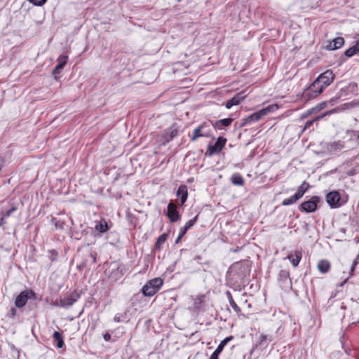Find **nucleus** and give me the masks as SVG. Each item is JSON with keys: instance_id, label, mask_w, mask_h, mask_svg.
Instances as JSON below:
<instances>
[{"instance_id": "nucleus-27", "label": "nucleus", "mask_w": 359, "mask_h": 359, "mask_svg": "<svg viewBox=\"0 0 359 359\" xmlns=\"http://www.w3.org/2000/svg\"><path fill=\"white\" fill-rule=\"evenodd\" d=\"M232 184L237 186H243L244 184V180L239 174H234L231 177Z\"/></svg>"}, {"instance_id": "nucleus-7", "label": "nucleus", "mask_w": 359, "mask_h": 359, "mask_svg": "<svg viewBox=\"0 0 359 359\" xmlns=\"http://www.w3.org/2000/svg\"><path fill=\"white\" fill-rule=\"evenodd\" d=\"M320 202L318 196H313L310 200L302 203L299 210L306 212H313L317 209V204Z\"/></svg>"}, {"instance_id": "nucleus-45", "label": "nucleus", "mask_w": 359, "mask_h": 359, "mask_svg": "<svg viewBox=\"0 0 359 359\" xmlns=\"http://www.w3.org/2000/svg\"><path fill=\"white\" fill-rule=\"evenodd\" d=\"M103 338L105 341H108L111 339V334L108 332L103 334Z\"/></svg>"}, {"instance_id": "nucleus-35", "label": "nucleus", "mask_w": 359, "mask_h": 359, "mask_svg": "<svg viewBox=\"0 0 359 359\" xmlns=\"http://www.w3.org/2000/svg\"><path fill=\"white\" fill-rule=\"evenodd\" d=\"M29 2H31L32 4H33L35 6H43L47 0H29Z\"/></svg>"}, {"instance_id": "nucleus-1", "label": "nucleus", "mask_w": 359, "mask_h": 359, "mask_svg": "<svg viewBox=\"0 0 359 359\" xmlns=\"http://www.w3.org/2000/svg\"><path fill=\"white\" fill-rule=\"evenodd\" d=\"M278 108L277 104L269 105L257 112H255L243 119V124L251 123L252 122H257L262 119L264 116L274 111Z\"/></svg>"}, {"instance_id": "nucleus-50", "label": "nucleus", "mask_w": 359, "mask_h": 359, "mask_svg": "<svg viewBox=\"0 0 359 359\" xmlns=\"http://www.w3.org/2000/svg\"><path fill=\"white\" fill-rule=\"evenodd\" d=\"M337 98H332L330 100V102H332L333 101H335Z\"/></svg>"}, {"instance_id": "nucleus-51", "label": "nucleus", "mask_w": 359, "mask_h": 359, "mask_svg": "<svg viewBox=\"0 0 359 359\" xmlns=\"http://www.w3.org/2000/svg\"><path fill=\"white\" fill-rule=\"evenodd\" d=\"M354 175V171H351L349 172V175Z\"/></svg>"}, {"instance_id": "nucleus-23", "label": "nucleus", "mask_w": 359, "mask_h": 359, "mask_svg": "<svg viewBox=\"0 0 359 359\" xmlns=\"http://www.w3.org/2000/svg\"><path fill=\"white\" fill-rule=\"evenodd\" d=\"M358 53H359V39L356 41V43L354 46L350 47L344 52V55L346 57H350Z\"/></svg>"}, {"instance_id": "nucleus-14", "label": "nucleus", "mask_w": 359, "mask_h": 359, "mask_svg": "<svg viewBox=\"0 0 359 359\" xmlns=\"http://www.w3.org/2000/svg\"><path fill=\"white\" fill-rule=\"evenodd\" d=\"M125 267L123 265H118L115 269H113L109 275V278L113 280L120 279L124 273Z\"/></svg>"}, {"instance_id": "nucleus-37", "label": "nucleus", "mask_w": 359, "mask_h": 359, "mask_svg": "<svg viewBox=\"0 0 359 359\" xmlns=\"http://www.w3.org/2000/svg\"><path fill=\"white\" fill-rule=\"evenodd\" d=\"M17 210V208L15 207H13L11 208V209L6 210L4 213V217H8L9 216H11V215L15 212V210Z\"/></svg>"}, {"instance_id": "nucleus-29", "label": "nucleus", "mask_w": 359, "mask_h": 359, "mask_svg": "<svg viewBox=\"0 0 359 359\" xmlns=\"http://www.w3.org/2000/svg\"><path fill=\"white\" fill-rule=\"evenodd\" d=\"M168 238V233H163L161 234L156 240L155 243V249L156 250H160L161 248V245L166 241Z\"/></svg>"}, {"instance_id": "nucleus-49", "label": "nucleus", "mask_w": 359, "mask_h": 359, "mask_svg": "<svg viewBox=\"0 0 359 359\" xmlns=\"http://www.w3.org/2000/svg\"><path fill=\"white\" fill-rule=\"evenodd\" d=\"M2 167H3V160L0 158V170H1Z\"/></svg>"}, {"instance_id": "nucleus-15", "label": "nucleus", "mask_w": 359, "mask_h": 359, "mask_svg": "<svg viewBox=\"0 0 359 359\" xmlns=\"http://www.w3.org/2000/svg\"><path fill=\"white\" fill-rule=\"evenodd\" d=\"M344 43V39L343 37L339 36L329 42L327 45L326 48L327 50H336L341 48Z\"/></svg>"}, {"instance_id": "nucleus-48", "label": "nucleus", "mask_w": 359, "mask_h": 359, "mask_svg": "<svg viewBox=\"0 0 359 359\" xmlns=\"http://www.w3.org/2000/svg\"><path fill=\"white\" fill-rule=\"evenodd\" d=\"M326 105L325 102H323L320 104V109H323Z\"/></svg>"}, {"instance_id": "nucleus-28", "label": "nucleus", "mask_w": 359, "mask_h": 359, "mask_svg": "<svg viewBox=\"0 0 359 359\" xmlns=\"http://www.w3.org/2000/svg\"><path fill=\"white\" fill-rule=\"evenodd\" d=\"M233 339V336H229L224 339L220 344L217 346V348L215 349V351L217 353H221L223 351L224 346L227 344L228 342L231 341Z\"/></svg>"}, {"instance_id": "nucleus-13", "label": "nucleus", "mask_w": 359, "mask_h": 359, "mask_svg": "<svg viewBox=\"0 0 359 359\" xmlns=\"http://www.w3.org/2000/svg\"><path fill=\"white\" fill-rule=\"evenodd\" d=\"M278 281L282 287L291 285L289 271L286 270H281L278 273Z\"/></svg>"}, {"instance_id": "nucleus-25", "label": "nucleus", "mask_w": 359, "mask_h": 359, "mask_svg": "<svg viewBox=\"0 0 359 359\" xmlns=\"http://www.w3.org/2000/svg\"><path fill=\"white\" fill-rule=\"evenodd\" d=\"M226 297L229 302V304H230L231 306L232 307V309L234 310V311L237 313H241V310L240 307L234 302L233 297L231 295V293L229 291H226Z\"/></svg>"}, {"instance_id": "nucleus-43", "label": "nucleus", "mask_w": 359, "mask_h": 359, "mask_svg": "<svg viewBox=\"0 0 359 359\" xmlns=\"http://www.w3.org/2000/svg\"><path fill=\"white\" fill-rule=\"evenodd\" d=\"M220 353H217L215 351L212 353L209 359H219V355Z\"/></svg>"}, {"instance_id": "nucleus-2", "label": "nucleus", "mask_w": 359, "mask_h": 359, "mask_svg": "<svg viewBox=\"0 0 359 359\" xmlns=\"http://www.w3.org/2000/svg\"><path fill=\"white\" fill-rule=\"evenodd\" d=\"M163 280L161 278H155L149 280L142 287V291L144 296H154L163 285Z\"/></svg>"}, {"instance_id": "nucleus-52", "label": "nucleus", "mask_w": 359, "mask_h": 359, "mask_svg": "<svg viewBox=\"0 0 359 359\" xmlns=\"http://www.w3.org/2000/svg\"><path fill=\"white\" fill-rule=\"evenodd\" d=\"M3 220H4V218H1V222L0 223V226L3 224Z\"/></svg>"}, {"instance_id": "nucleus-41", "label": "nucleus", "mask_w": 359, "mask_h": 359, "mask_svg": "<svg viewBox=\"0 0 359 359\" xmlns=\"http://www.w3.org/2000/svg\"><path fill=\"white\" fill-rule=\"evenodd\" d=\"M96 256H97V254L95 252H91L90 254V257L91 259V262L92 264H95L96 262Z\"/></svg>"}, {"instance_id": "nucleus-32", "label": "nucleus", "mask_w": 359, "mask_h": 359, "mask_svg": "<svg viewBox=\"0 0 359 359\" xmlns=\"http://www.w3.org/2000/svg\"><path fill=\"white\" fill-rule=\"evenodd\" d=\"M197 219H198V216H196L193 219H191L189 221H188L183 227L184 229H186L187 231H188L189 229H190L195 224V223L197 221Z\"/></svg>"}, {"instance_id": "nucleus-26", "label": "nucleus", "mask_w": 359, "mask_h": 359, "mask_svg": "<svg viewBox=\"0 0 359 359\" xmlns=\"http://www.w3.org/2000/svg\"><path fill=\"white\" fill-rule=\"evenodd\" d=\"M310 185L308 182H306V181L303 182V183L298 187L296 194L297 196H299V198H301L306 193V191H307Z\"/></svg>"}, {"instance_id": "nucleus-6", "label": "nucleus", "mask_w": 359, "mask_h": 359, "mask_svg": "<svg viewBox=\"0 0 359 359\" xmlns=\"http://www.w3.org/2000/svg\"><path fill=\"white\" fill-rule=\"evenodd\" d=\"M326 201L332 208H339L346 203V201L341 199L337 191L328 193L326 196Z\"/></svg>"}, {"instance_id": "nucleus-18", "label": "nucleus", "mask_w": 359, "mask_h": 359, "mask_svg": "<svg viewBox=\"0 0 359 359\" xmlns=\"http://www.w3.org/2000/svg\"><path fill=\"white\" fill-rule=\"evenodd\" d=\"M330 263L327 259H320L317 264V268L321 273H327L330 269Z\"/></svg>"}, {"instance_id": "nucleus-42", "label": "nucleus", "mask_w": 359, "mask_h": 359, "mask_svg": "<svg viewBox=\"0 0 359 359\" xmlns=\"http://www.w3.org/2000/svg\"><path fill=\"white\" fill-rule=\"evenodd\" d=\"M87 262H88L87 260L83 261L81 264L78 265L77 268L79 270H81L82 269H83V268L87 266Z\"/></svg>"}, {"instance_id": "nucleus-20", "label": "nucleus", "mask_w": 359, "mask_h": 359, "mask_svg": "<svg viewBox=\"0 0 359 359\" xmlns=\"http://www.w3.org/2000/svg\"><path fill=\"white\" fill-rule=\"evenodd\" d=\"M178 134L177 128L172 127L164 131V138L166 142L171 141Z\"/></svg>"}, {"instance_id": "nucleus-8", "label": "nucleus", "mask_w": 359, "mask_h": 359, "mask_svg": "<svg viewBox=\"0 0 359 359\" xmlns=\"http://www.w3.org/2000/svg\"><path fill=\"white\" fill-rule=\"evenodd\" d=\"M80 298V294L76 291L71 293L69 296L60 299L57 304L63 308H68L72 306Z\"/></svg>"}, {"instance_id": "nucleus-31", "label": "nucleus", "mask_w": 359, "mask_h": 359, "mask_svg": "<svg viewBox=\"0 0 359 359\" xmlns=\"http://www.w3.org/2000/svg\"><path fill=\"white\" fill-rule=\"evenodd\" d=\"M10 349L12 359H20V351L13 344H10Z\"/></svg>"}, {"instance_id": "nucleus-24", "label": "nucleus", "mask_w": 359, "mask_h": 359, "mask_svg": "<svg viewBox=\"0 0 359 359\" xmlns=\"http://www.w3.org/2000/svg\"><path fill=\"white\" fill-rule=\"evenodd\" d=\"M95 231L100 233H104L109 229L107 222L104 219L99 221L95 226Z\"/></svg>"}, {"instance_id": "nucleus-21", "label": "nucleus", "mask_w": 359, "mask_h": 359, "mask_svg": "<svg viewBox=\"0 0 359 359\" xmlns=\"http://www.w3.org/2000/svg\"><path fill=\"white\" fill-rule=\"evenodd\" d=\"M232 121H233V119L231 118L221 119V120L217 121L215 123L214 127L215 129L222 130L223 128V127H226V126H230L231 123H232Z\"/></svg>"}, {"instance_id": "nucleus-34", "label": "nucleus", "mask_w": 359, "mask_h": 359, "mask_svg": "<svg viewBox=\"0 0 359 359\" xmlns=\"http://www.w3.org/2000/svg\"><path fill=\"white\" fill-rule=\"evenodd\" d=\"M268 339L271 341L272 340L271 337H269L268 335L261 334L259 344L260 345L264 344L265 341H266Z\"/></svg>"}, {"instance_id": "nucleus-36", "label": "nucleus", "mask_w": 359, "mask_h": 359, "mask_svg": "<svg viewBox=\"0 0 359 359\" xmlns=\"http://www.w3.org/2000/svg\"><path fill=\"white\" fill-rule=\"evenodd\" d=\"M17 309L14 307L11 308L7 314V316L10 318H13L16 316Z\"/></svg>"}, {"instance_id": "nucleus-19", "label": "nucleus", "mask_w": 359, "mask_h": 359, "mask_svg": "<svg viewBox=\"0 0 359 359\" xmlns=\"http://www.w3.org/2000/svg\"><path fill=\"white\" fill-rule=\"evenodd\" d=\"M287 258L290 261L292 266L296 267L298 266L302 259V252L300 251H295L294 253H290L288 255Z\"/></svg>"}, {"instance_id": "nucleus-4", "label": "nucleus", "mask_w": 359, "mask_h": 359, "mask_svg": "<svg viewBox=\"0 0 359 359\" xmlns=\"http://www.w3.org/2000/svg\"><path fill=\"white\" fill-rule=\"evenodd\" d=\"M36 298V293L32 290H25L22 291L16 297L15 305L17 308H22L26 305L29 299Z\"/></svg>"}, {"instance_id": "nucleus-39", "label": "nucleus", "mask_w": 359, "mask_h": 359, "mask_svg": "<svg viewBox=\"0 0 359 359\" xmlns=\"http://www.w3.org/2000/svg\"><path fill=\"white\" fill-rule=\"evenodd\" d=\"M50 259L52 261L56 260V258L57 257V252L55 250H51V251H50Z\"/></svg>"}, {"instance_id": "nucleus-30", "label": "nucleus", "mask_w": 359, "mask_h": 359, "mask_svg": "<svg viewBox=\"0 0 359 359\" xmlns=\"http://www.w3.org/2000/svg\"><path fill=\"white\" fill-rule=\"evenodd\" d=\"M299 199H300L299 196H297L295 194L294 196H292L288 198L284 199L282 202V205L284 206L290 205H292V204L296 203Z\"/></svg>"}, {"instance_id": "nucleus-44", "label": "nucleus", "mask_w": 359, "mask_h": 359, "mask_svg": "<svg viewBox=\"0 0 359 359\" xmlns=\"http://www.w3.org/2000/svg\"><path fill=\"white\" fill-rule=\"evenodd\" d=\"M187 232V231L186 230V229H184V227H182L180 230L179 236L183 237L186 234Z\"/></svg>"}, {"instance_id": "nucleus-9", "label": "nucleus", "mask_w": 359, "mask_h": 359, "mask_svg": "<svg viewBox=\"0 0 359 359\" xmlns=\"http://www.w3.org/2000/svg\"><path fill=\"white\" fill-rule=\"evenodd\" d=\"M68 57L67 55H60L57 58V65L55 66L54 69L52 72L53 76L55 79H58L60 76V72L62 69L64 68L65 65L67 64Z\"/></svg>"}, {"instance_id": "nucleus-46", "label": "nucleus", "mask_w": 359, "mask_h": 359, "mask_svg": "<svg viewBox=\"0 0 359 359\" xmlns=\"http://www.w3.org/2000/svg\"><path fill=\"white\" fill-rule=\"evenodd\" d=\"M182 238H183L182 236H180L178 235V237L177 238V239L175 241V243H179L181 241Z\"/></svg>"}, {"instance_id": "nucleus-38", "label": "nucleus", "mask_w": 359, "mask_h": 359, "mask_svg": "<svg viewBox=\"0 0 359 359\" xmlns=\"http://www.w3.org/2000/svg\"><path fill=\"white\" fill-rule=\"evenodd\" d=\"M126 315V313L123 315V314H116L114 317V320L116 323H119L121 321H122L123 320V316Z\"/></svg>"}, {"instance_id": "nucleus-10", "label": "nucleus", "mask_w": 359, "mask_h": 359, "mask_svg": "<svg viewBox=\"0 0 359 359\" xmlns=\"http://www.w3.org/2000/svg\"><path fill=\"white\" fill-rule=\"evenodd\" d=\"M318 82H320L324 88L327 87L334 79V75L331 70H327L319 76H318Z\"/></svg>"}, {"instance_id": "nucleus-11", "label": "nucleus", "mask_w": 359, "mask_h": 359, "mask_svg": "<svg viewBox=\"0 0 359 359\" xmlns=\"http://www.w3.org/2000/svg\"><path fill=\"white\" fill-rule=\"evenodd\" d=\"M226 142V139L219 137L216 140L214 145H209L208 152L209 155H212L214 154H217L221 151V150L224 148L225 144Z\"/></svg>"}, {"instance_id": "nucleus-40", "label": "nucleus", "mask_w": 359, "mask_h": 359, "mask_svg": "<svg viewBox=\"0 0 359 359\" xmlns=\"http://www.w3.org/2000/svg\"><path fill=\"white\" fill-rule=\"evenodd\" d=\"M319 118H320V117H317V118H316V119H314V120H312V121H306V123H305L304 129H306V128H307L311 127V126L313 125V122H314L316 120H318Z\"/></svg>"}, {"instance_id": "nucleus-12", "label": "nucleus", "mask_w": 359, "mask_h": 359, "mask_svg": "<svg viewBox=\"0 0 359 359\" xmlns=\"http://www.w3.org/2000/svg\"><path fill=\"white\" fill-rule=\"evenodd\" d=\"M166 216L169 218L171 222H177L180 219V215L177 210V206L172 202L169 203L168 205Z\"/></svg>"}, {"instance_id": "nucleus-5", "label": "nucleus", "mask_w": 359, "mask_h": 359, "mask_svg": "<svg viewBox=\"0 0 359 359\" xmlns=\"http://www.w3.org/2000/svg\"><path fill=\"white\" fill-rule=\"evenodd\" d=\"M325 88L320 82H318V79H316L305 90L304 97L309 100L314 98L320 95Z\"/></svg>"}, {"instance_id": "nucleus-16", "label": "nucleus", "mask_w": 359, "mask_h": 359, "mask_svg": "<svg viewBox=\"0 0 359 359\" xmlns=\"http://www.w3.org/2000/svg\"><path fill=\"white\" fill-rule=\"evenodd\" d=\"M245 98V96L242 95V93H238L231 100H228L226 102V107L227 109L231 108L234 105H238L241 103V102Z\"/></svg>"}, {"instance_id": "nucleus-17", "label": "nucleus", "mask_w": 359, "mask_h": 359, "mask_svg": "<svg viewBox=\"0 0 359 359\" xmlns=\"http://www.w3.org/2000/svg\"><path fill=\"white\" fill-rule=\"evenodd\" d=\"M177 195L180 198L181 205H184L188 196L187 187L185 185H180L177 189Z\"/></svg>"}, {"instance_id": "nucleus-3", "label": "nucleus", "mask_w": 359, "mask_h": 359, "mask_svg": "<svg viewBox=\"0 0 359 359\" xmlns=\"http://www.w3.org/2000/svg\"><path fill=\"white\" fill-rule=\"evenodd\" d=\"M211 136V129L210 128L209 125L203 122L201 125H199L197 128H196L192 134H189V137H190L191 141L195 142L199 137H209Z\"/></svg>"}, {"instance_id": "nucleus-22", "label": "nucleus", "mask_w": 359, "mask_h": 359, "mask_svg": "<svg viewBox=\"0 0 359 359\" xmlns=\"http://www.w3.org/2000/svg\"><path fill=\"white\" fill-rule=\"evenodd\" d=\"M53 341L55 343L56 346L57 348H61L64 346L65 343H64V340H63V337L61 333L55 331L53 333Z\"/></svg>"}, {"instance_id": "nucleus-33", "label": "nucleus", "mask_w": 359, "mask_h": 359, "mask_svg": "<svg viewBox=\"0 0 359 359\" xmlns=\"http://www.w3.org/2000/svg\"><path fill=\"white\" fill-rule=\"evenodd\" d=\"M359 263V255H358L356 257V258L354 259L353 264H352V266L351 267V269H350V276H353V272H354V270L355 269V266L358 265V264Z\"/></svg>"}, {"instance_id": "nucleus-47", "label": "nucleus", "mask_w": 359, "mask_h": 359, "mask_svg": "<svg viewBox=\"0 0 359 359\" xmlns=\"http://www.w3.org/2000/svg\"><path fill=\"white\" fill-rule=\"evenodd\" d=\"M348 278L345 279L343 282H341L339 285L340 287L344 286V285L347 282Z\"/></svg>"}]
</instances>
